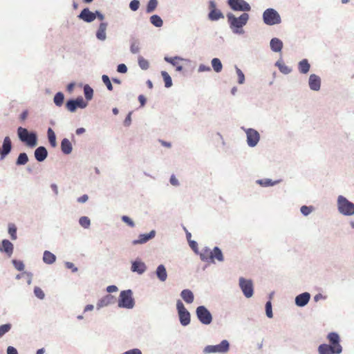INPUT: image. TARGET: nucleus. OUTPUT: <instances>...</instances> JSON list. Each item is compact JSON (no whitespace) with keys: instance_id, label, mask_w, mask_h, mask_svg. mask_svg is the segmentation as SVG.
I'll list each match as a JSON object with an SVG mask.
<instances>
[{"instance_id":"63","label":"nucleus","mask_w":354,"mask_h":354,"mask_svg":"<svg viewBox=\"0 0 354 354\" xmlns=\"http://www.w3.org/2000/svg\"><path fill=\"white\" fill-rule=\"evenodd\" d=\"M106 290L108 292H116L118 290V288L117 286H109L107 288H106Z\"/></svg>"},{"instance_id":"2","label":"nucleus","mask_w":354,"mask_h":354,"mask_svg":"<svg viewBox=\"0 0 354 354\" xmlns=\"http://www.w3.org/2000/svg\"><path fill=\"white\" fill-rule=\"evenodd\" d=\"M249 18V15L246 12H243L239 17H236L231 12L227 14L230 28L232 32L236 35H243L244 33L243 28L248 23Z\"/></svg>"},{"instance_id":"13","label":"nucleus","mask_w":354,"mask_h":354,"mask_svg":"<svg viewBox=\"0 0 354 354\" xmlns=\"http://www.w3.org/2000/svg\"><path fill=\"white\" fill-rule=\"evenodd\" d=\"M310 299V294L308 292H305L296 296L295 303L298 307H304L308 304Z\"/></svg>"},{"instance_id":"27","label":"nucleus","mask_w":354,"mask_h":354,"mask_svg":"<svg viewBox=\"0 0 354 354\" xmlns=\"http://www.w3.org/2000/svg\"><path fill=\"white\" fill-rule=\"evenodd\" d=\"M156 274L158 279L162 281H165L167 279V274L166 269L163 265H160L157 268Z\"/></svg>"},{"instance_id":"55","label":"nucleus","mask_w":354,"mask_h":354,"mask_svg":"<svg viewBox=\"0 0 354 354\" xmlns=\"http://www.w3.org/2000/svg\"><path fill=\"white\" fill-rule=\"evenodd\" d=\"M140 2L138 0H133L129 4L131 10L136 11L139 8Z\"/></svg>"},{"instance_id":"14","label":"nucleus","mask_w":354,"mask_h":354,"mask_svg":"<svg viewBox=\"0 0 354 354\" xmlns=\"http://www.w3.org/2000/svg\"><path fill=\"white\" fill-rule=\"evenodd\" d=\"M308 86L312 91H319L321 87V78L315 74H311L308 79Z\"/></svg>"},{"instance_id":"22","label":"nucleus","mask_w":354,"mask_h":354,"mask_svg":"<svg viewBox=\"0 0 354 354\" xmlns=\"http://www.w3.org/2000/svg\"><path fill=\"white\" fill-rule=\"evenodd\" d=\"M154 236H155L154 231H151L148 234H140L139 236V239L138 240L133 241V243L134 245H136V244H141V243H146L149 239H152Z\"/></svg>"},{"instance_id":"40","label":"nucleus","mask_w":354,"mask_h":354,"mask_svg":"<svg viewBox=\"0 0 354 354\" xmlns=\"http://www.w3.org/2000/svg\"><path fill=\"white\" fill-rule=\"evenodd\" d=\"M84 93L85 97L87 100H91L92 99L93 95V90L90 86H88V85L84 86Z\"/></svg>"},{"instance_id":"7","label":"nucleus","mask_w":354,"mask_h":354,"mask_svg":"<svg viewBox=\"0 0 354 354\" xmlns=\"http://www.w3.org/2000/svg\"><path fill=\"white\" fill-rule=\"evenodd\" d=\"M202 260L207 262H214L215 259L221 261V251L218 247H215L214 250L205 248L201 253Z\"/></svg>"},{"instance_id":"47","label":"nucleus","mask_w":354,"mask_h":354,"mask_svg":"<svg viewBox=\"0 0 354 354\" xmlns=\"http://www.w3.org/2000/svg\"><path fill=\"white\" fill-rule=\"evenodd\" d=\"M313 209V208L312 206L303 205L301 207L300 211L304 216H306L312 212Z\"/></svg>"},{"instance_id":"12","label":"nucleus","mask_w":354,"mask_h":354,"mask_svg":"<svg viewBox=\"0 0 354 354\" xmlns=\"http://www.w3.org/2000/svg\"><path fill=\"white\" fill-rule=\"evenodd\" d=\"M196 315L202 324H209L211 323L212 319V315L205 306H198L196 308Z\"/></svg>"},{"instance_id":"8","label":"nucleus","mask_w":354,"mask_h":354,"mask_svg":"<svg viewBox=\"0 0 354 354\" xmlns=\"http://www.w3.org/2000/svg\"><path fill=\"white\" fill-rule=\"evenodd\" d=\"M239 286L246 298H251L254 295V284L252 279L243 277L239 279Z\"/></svg>"},{"instance_id":"21","label":"nucleus","mask_w":354,"mask_h":354,"mask_svg":"<svg viewBox=\"0 0 354 354\" xmlns=\"http://www.w3.org/2000/svg\"><path fill=\"white\" fill-rule=\"evenodd\" d=\"M108 26V24L106 22H102L96 32V37L101 41H104L106 38V30Z\"/></svg>"},{"instance_id":"1","label":"nucleus","mask_w":354,"mask_h":354,"mask_svg":"<svg viewBox=\"0 0 354 354\" xmlns=\"http://www.w3.org/2000/svg\"><path fill=\"white\" fill-rule=\"evenodd\" d=\"M329 344H322L318 346L319 354H341L342 346L340 344V337L336 332H330L326 337Z\"/></svg>"},{"instance_id":"45","label":"nucleus","mask_w":354,"mask_h":354,"mask_svg":"<svg viewBox=\"0 0 354 354\" xmlns=\"http://www.w3.org/2000/svg\"><path fill=\"white\" fill-rule=\"evenodd\" d=\"M236 72L238 76V83L240 84H243L245 82V75L242 72V71L237 66H235Z\"/></svg>"},{"instance_id":"26","label":"nucleus","mask_w":354,"mask_h":354,"mask_svg":"<svg viewBox=\"0 0 354 354\" xmlns=\"http://www.w3.org/2000/svg\"><path fill=\"white\" fill-rule=\"evenodd\" d=\"M61 149L64 153L69 154L72 151V145L68 139L64 138L61 143Z\"/></svg>"},{"instance_id":"56","label":"nucleus","mask_w":354,"mask_h":354,"mask_svg":"<svg viewBox=\"0 0 354 354\" xmlns=\"http://www.w3.org/2000/svg\"><path fill=\"white\" fill-rule=\"evenodd\" d=\"M122 221H124L125 223H127L129 226H130L131 227H134V225H135L133 221L127 216H122Z\"/></svg>"},{"instance_id":"60","label":"nucleus","mask_w":354,"mask_h":354,"mask_svg":"<svg viewBox=\"0 0 354 354\" xmlns=\"http://www.w3.org/2000/svg\"><path fill=\"white\" fill-rule=\"evenodd\" d=\"M123 354H142L141 351L138 348H134L124 352Z\"/></svg>"},{"instance_id":"42","label":"nucleus","mask_w":354,"mask_h":354,"mask_svg":"<svg viewBox=\"0 0 354 354\" xmlns=\"http://www.w3.org/2000/svg\"><path fill=\"white\" fill-rule=\"evenodd\" d=\"M79 223L84 228H88L91 225L90 219L87 216H82L79 220Z\"/></svg>"},{"instance_id":"4","label":"nucleus","mask_w":354,"mask_h":354,"mask_svg":"<svg viewBox=\"0 0 354 354\" xmlns=\"http://www.w3.org/2000/svg\"><path fill=\"white\" fill-rule=\"evenodd\" d=\"M263 21L268 26L281 24V18L279 12L274 8H267L262 15Z\"/></svg>"},{"instance_id":"16","label":"nucleus","mask_w":354,"mask_h":354,"mask_svg":"<svg viewBox=\"0 0 354 354\" xmlns=\"http://www.w3.org/2000/svg\"><path fill=\"white\" fill-rule=\"evenodd\" d=\"M12 142L8 136H6L3 142L2 150H0L1 159H3L11 151Z\"/></svg>"},{"instance_id":"29","label":"nucleus","mask_w":354,"mask_h":354,"mask_svg":"<svg viewBox=\"0 0 354 354\" xmlns=\"http://www.w3.org/2000/svg\"><path fill=\"white\" fill-rule=\"evenodd\" d=\"M56 260V257L54 254L49 251H45L44 252L43 261L47 264H52Z\"/></svg>"},{"instance_id":"25","label":"nucleus","mask_w":354,"mask_h":354,"mask_svg":"<svg viewBox=\"0 0 354 354\" xmlns=\"http://www.w3.org/2000/svg\"><path fill=\"white\" fill-rule=\"evenodd\" d=\"M131 270L139 274L143 273L146 270V266L143 262L136 261L132 263Z\"/></svg>"},{"instance_id":"39","label":"nucleus","mask_w":354,"mask_h":354,"mask_svg":"<svg viewBox=\"0 0 354 354\" xmlns=\"http://www.w3.org/2000/svg\"><path fill=\"white\" fill-rule=\"evenodd\" d=\"M8 233L12 240L17 239V227L15 224L10 223L8 225Z\"/></svg>"},{"instance_id":"32","label":"nucleus","mask_w":354,"mask_h":354,"mask_svg":"<svg viewBox=\"0 0 354 354\" xmlns=\"http://www.w3.org/2000/svg\"><path fill=\"white\" fill-rule=\"evenodd\" d=\"M275 66L278 67L279 70L281 73L285 75L289 74L292 70L291 68L285 65L281 61L279 60L275 63Z\"/></svg>"},{"instance_id":"38","label":"nucleus","mask_w":354,"mask_h":354,"mask_svg":"<svg viewBox=\"0 0 354 354\" xmlns=\"http://www.w3.org/2000/svg\"><path fill=\"white\" fill-rule=\"evenodd\" d=\"M161 75L165 82V86L169 88L172 85V80L170 75L166 71H162Z\"/></svg>"},{"instance_id":"20","label":"nucleus","mask_w":354,"mask_h":354,"mask_svg":"<svg viewBox=\"0 0 354 354\" xmlns=\"http://www.w3.org/2000/svg\"><path fill=\"white\" fill-rule=\"evenodd\" d=\"M48 156V151L44 147H39L35 151V157L39 162L44 161Z\"/></svg>"},{"instance_id":"54","label":"nucleus","mask_w":354,"mask_h":354,"mask_svg":"<svg viewBox=\"0 0 354 354\" xmlns=\"http://www.w3.org/2000/svg\"><path fill=\"white\" fill-rule=\"evenodd\" d=\"M12 263H13L15 268L17 270H19V271L24 270V264L23 263L22 261H17V260H13L12 261Z\"/></svg>"},{"instance_id":"18","label":"nucleus","mask_w":354,"mask_h":354,"mask_svg":"<svg viewBox=\"0 0 354 354\" xmlns=\"http://www.w3.org/2000/svg\"><path fill=\"white\" fill-rule=\"evenodd\" d=\"M114 301L115 297L113 295H106L98 301L97 307V308H100L104 306H107L108 305L114 303Z\"/></svg>"},{"instance_id":"44","label":"nucleus","mask_w":354,"mask_h":354,"mask_svg":"<svg viewBox=\"0 0 354 354\" xmlns=\"http://www.w3.org/2000/svg\"><path fill=\"white\" fill-rule=\"evenodd\" d=\"M265 309H266V316L268 318H272L273 313H272V303L270 301H268L266 302Z\"/></svg>"},{"instance_id":"23","label":"nucleus","mask_w":354,"mask_h":354,"mask_svg":"<svg viewBox=\"0 0 354 354\" xmlns=\"http://www.w3.org/2000/svg\"><path fill=\"white\" fill-rule=\"evenodd\" d=\"M180 296L187 304H192L194 301V294L189 289L183 290L180 293Z\"/></svg>"},{"instance_id":"64","label":"nucleus","mask_w":354,"mask_h":354,"mask_svg":"<svg viewBox=\"0 0 354 354\" xmlns=\"http://www.w3.org/2000/svg\"><path fill=\"white\" fill-rule=\"evenodd\" d=\"M28 115V111L27 110L24 111L20 115V120L21 121H24Z\"/></svg>"},{"instance_id":"36","label":"nucleus","mask_w":354,"mask_h":354,"mask_svg":"<svg viewBox=\"0 0 354 354\" xmlns=\"http://www.w3.org/2000/svg\"><path fill=\"white\" fill-rule=\"evenodd\" d=\"M28 161V156L26 153H21L16 161V164L17 165H26Z\"/></svg>"},{"instance_id":"31","label":"nucleus","mask_w":354,"mask_h":354,"mask_svg":"<svg viewBox=\"0 0 354 354\" xmlns=\"http://www.w3.org/2000/svg\"><path fill=\"white\" fill-rule=\"evenodd\" d=\"M165 61L168 63L171 64L173 66L176 67V70L178 71H181L183 70V66L179 64V60L180 59L179 57H167L165 58Z\"/></svg>"},{"instance_id":"6","label":"nucleus","mask_w":354,"mask_h":354,"mask_svg":"<svg viewBox=\"0 0 354 354\" xmlns=\"http://www.w3.org/2000/svg\"><path fill=\"white\" fill-rule=\"evenodd\" d=\"M134 304L132 291L131 290H122L120 294L118 306L130 309L134 306Z\"/></svg>"},{"instance_id":"15","label":"nucleus","mask_w":354,"mask_h":354,"mask_svg":"<svg viewBox=\"0 0 354 354\" xmlns=\"http://www.w3.org/2000/svg\"><path fill=\"white\" fill-rule=\"evenodd\" d=\"M78 17L86 22H92L96 19V14L90 11L88 8H84Z\"/></svg>"},{"instance_id":"43","label":"nucleus","mask_w":354,"mask_h":354,"mask_svg":"<svg viewBox=\"0 0 354 354\" xmlns=\"http://www.w3.org/2000/svg\"><path fill=\"white\" fill-rule=\"evenodd\" d=\"M138 64L143 70H147L149 67V62L141 56L138 57Z\"/></svg>"},{"instance_id":"19","label":"nucleus","mask_w":354,"mask_h":354,"mask_svg":"<svg viewBox=\"0 0 354 354\" xmlns=\"http://www.w3.org/2000/svg\"><path fill=\"white\" fill-rule=\"evenodd\" d=\"M13 244L8 240L4 239L2 241V245L0 247V251L6 252L8 257H11L13 252Z\"/></svg>"},{"instance_id":"33","label":"nucleus","mask_w":354,"mask_h":354,"mask_svg":"<svg viewBox=\"0 0 354 354\" xmlns=\"http://www.w3.org/2000/svg\"><path fill=\"white\" fill-rule=\"evenodd\" d=\"M47 133H48V138L50 145L53 147H55L57 145V142H56V136H55V132L53 131V130L51 128H49L48 129Z\"/></svg>"},{"instance_id":"61","label":"nucleus","mask_w":354,"mask_h":354,"mask_svg":"<svg viewBox=\"0 0 354 354\" xmlns=\"http://www.w3.org/2000/svg\"><path fill=\"white\" fill-rule=\"evenodd\" d=\"M88 199V196L86 194H84L83 196L79 197L77 198V201L81 203H84L86 202Z\"/></svg>"},{"instance_id":"50","label":"nucleus","mask_w":354,"mask_h":354,"mask_svg":"<svg viewBox=\"0 0 354 354\" xmlns=\"http://www.w3.org/2000/svg\"><path fill=\"white\" fill-rule=\"evenodd\" d=\"M66 106L71 112H74L77 108L73 100H68L66 104Z\"/></svg>"},{"instance_id":"58","label":"nucleus","mask_w":354,"mask_h":354,"mask_svg":"<svg viewBox=\"0 0 354 354\" xmlns=\"http://www.w3.org/2000/svg\"><path fill=\"white\" fill-rule=\"evenodd\" d=\"M230 348V344L228 341L225 339H223V353H226L228 351Z\"/></svg>"},{"instance_id":"59","label":"nucleus","mask_w":354,"mask_h":354,"mask_svg":"<svg viewBox=\"0 0 354 354\" xmlns=\"http://www.w3.org/2000/svg\"><path fill=\"white\" fill-rule=\"evenodd\" d=\"M7 354H18V352L13 346H8L7 348Z\"/></svg>"},{"instance_id":"53","label":"nucleus","mask_w":354,"mask_h":354,"mask_svg":"<svg viewBox=\"0 0 354 354\" xmlns=\"http://www.w3.org/2000/svg\"><path fill=\"white\" fill-rule=\"evenodd\" d=\"M34 293H35V296L37 297H38L39 299H43L44 298V296H45L44 292L39 287H35V288Z\"/></svg>"},{"instance_id":"48","label":"nucleus","mask_w":354,"mask_h":354,"mask_svg":"<svg viewBox=\"0 0 354 354\" xmlns=\"http://www.w3.org/2000/svg\"><path fill=\"white\" fill-rule=\"evenodd\" d=\"M11 328L10 324H6L0 326V337H1L4 334L8 333Z\"/></svg>"},{"instance_id":"11","label":"nucleus","mask_w":354,"mask_h":354,"mask_svg":"<svg viewBox=\"0 0 354 354\" xmlns=\"http://www.w3.org/2000/svg\"><path fill=\"white\" fill-rule=\"evenodd\" d=\"M176 308L179 315L180 324L183 326H187L190 323V314L185 308L184 304L180 300H178Z\"/></svg>"},{"instance_id":"24","label":"nucleus","mask_w":354,"mask_h":354,"mask_svg":"<svg viewBox=\"0 0 354 354\" xmlns=\"http://www.w3.org/2000/svg\"><path fill=\"white\" fill-rule=\"evenodd\" d=\"M310 65L306 59H304L298 63V70L301 74H306L309 72Z\"/></svg>"},{"instance_id":"37","label":"nucleus","mask_w":354,"mask_h":354,"mask_svg":"<svg viewBox=\"0 0 354 354\" xmlns=\"http://www.w3.org/2000/svg\"><path fill=\"white\" fill-rule=\"evenodd\" d=\"M64 94L61 92H58L55 94L54 97V103L58 106H61L64 102Z\"/></svg>"},{"instance_id":"57","label":"nucleus","mask_w":354,"mask_h":354,"mask_svg":"<svg viewBox=\"0 0 354 354\" xmlns=\"http://www.w3.org/2000/svg\"><path fill=\"white\" fill-rule=\"evenodd\" d=\"M118 72L121 73H125L127 71V67L124 64H120L118 66Z\"/></svg>"},{"instance_id":"51","label":"nucleus","mask_w":354,"mask_h":354,"mask_svg":"<svg viewBox=\"0 0 354 354\" xmlns=\"http://www.w3.org/2000/svg\"><path fill=\"white\" fill-rule=\"evenodd\" d=\"M131 52L133 54L138 53L140 50L139 43L137 41H133L131 42L130 47Z\"/></svg>"},{"instance_id":"10","label":"nucleus","mask_w":354,"mask_h":354,"mask_svg":"<svg viewBox=\"0 0 354 354\" xmlns=\"http://www.w3.org/2000/svg\"><path fill=\"white\" fill-rule=\"evenodd\" d=\"M227 3L234 11L248 12L251 6L245 0H227Z\"/></svg>"},{"instance_id":"46","label":"nucleus","mask_w":354,"mask_h":354,"mask_svg":"<svg viewBox=\"0 0 354 354\" xmlns=\"http://www.w3.org/2000/svg\"><path fill=\"white\" fill-rule=\"evenodd\" d=\"M212 64L215 71L219 72L221 70V62L218 58H214Z\"/></svg>"},{"instance_id":"28","label":"nucleus","mask_w":354,"mask_h":354,"mask_svg":"<svg viewBox=\"0 0 354 354\" xmlns=\"http://www.w3.org/2000/svg\"><path fill=\"white\" fill-rule=\"evenodd\" d=\"M280 180L272 181L270 178L259 179L256 181L258 185L262 187H270L274 186L279 183Z\"/></svg>"},{"instance_id":"30","label":"nucleus","mask_w":354,"mask_h":354,"mask_svg":"<svg viewBox=\"0 0 354 354\" xmlns=\"http://www.w3.org/2000/svg\"><path fill=\"white\" fill-rule=\"evenodd\" d=\"M204 353L208 354L212 353H220L221 352V344L217 345H209L207 346L204 350Z\"/></svg>"},{"instance_id":"62","label":"nucleus","mask_w":354,"mask_h":354,"mask_svg":"<svg viewBox=\"0 0 354 354\" xmlns=\"http://www.w3.org/2000/svg\"><path fill=\"white\" fill-rule=\"evenodd\" d=\"M210 67L209 66H206L203 64H201L199 66V68H198V71L199 72H204V71H210Z\"/></svg>"},{"instance_id":"34","label":"nucleus","mask_w":354,"mask_h":354,"mask_svg":"<svg viewBox=\"0 0 354 354\" xmlns=\"http://www.w3.org/2000/svg\"><path fill=\"white\" fill-rule=\"evenodd\" d=\"M210 7L212 8L211 12L209 14V17L212 20H217L221 17V13L215 10V5L213 2H210Z\"/></svg>"},{"instance_id":"41","label":"nucleus","mask_w":354,"mask_h":354,"mask_svg":"<svg viewBox=\"0 0 354 354\" xmlns=\"http://www.w3.org/2000/svg\"><path fill=\"white\" fill-rule=\"evenodd\" d=\"M157 0H149L147 6V12H152L157 7Z\"/></svg>"},{"instance_id":"35","label":"nucleus","mask_w":354,"mask_h":354,"mask_svg":"<svg viewBox=\"0 0 354 354\" xmlns=\"http://www.w3.org/2000/svg\"><path fill=\"white\" fill-rule=\"evenodd\" d=\"M150 22L156 27H161L163 24L162 19L156 15H153L150 17Z\"/></svg>"},{"instance_id":"17","label":"nucleus","mask_w":354,"mask_h":354,"mask_svg":"<svg viewBox=\"0 0 354 354\" xmlns=\"http://www.w3.org/2000/svg\"><path fill=\"white\" fill-rule=\"evenodd\" d=\"M270 46L273 52L279 53L281 52L283 48V42L279 38L274 37L271 39L270 41Z\"/></svg>"},{"instance_id":"52","label":"nucleus","mask_w":354,"mask_h":354,"mask_svg":"<svg viewBox=\"0 0 354 354\" xmlns=\"http://www.w3.org/2000/svg\"><path fill=\"white\" fill-rule=\"evenodd\" d=\"M76 106L79 108H85L87 106V102H86L82 97L77 98L74 100Z\"/></svg>"},{"instance_id":"9","label":"nucleus","mask_w":354,"mask_h":354,"mask_svg":"<svg viewBox=\"0 0 354 354\" xmlns=\"http://www.w3.org/2000/svg\"><path fill=\"white\" fill-rule=\"evenodd\" d=\"M241 129L246 134V141L248 145L250 147H256L260 140L259 133L252 128H245L244 127H241Z\"/></svg>"},{"instance_id":"49","label":"nucleus","mask_w":354,"mask_h":354,"mask_svg":"<svg viewBox=\"0 0 354 354\" xmlns=\"http://www.w3.org/2000/svg\"><path fill=\"white\" fill-rule=\"evenodd\" d=\"M102 80L104 84L106 86L107 88L109 91H112L113 90V86H112V84H111V82L110 81L109 77L106 75H103L102 77Z\"/></svg>"},{"instance_id":"3","label":"nucleus","mask_w":354,"mask_h":354,"mask_svg":"<svg viewBox=\"0 0 354 354\" xmlns=\"http://www.w3.org/2000/svg\"><path fill=\"white\" fill-rule=\"evenodd\" d=\"M337 207L338 212L344 216L354 215V203L344 196L339 195L337 197Z\"/></svg>"},{"instance_id":"5","label":"nucleus","mask_w":354,"mask_h":354,"mask_svg":"<svg viewBox=\"0 0 354 354\" xmlns=\"http://www.w3.org/2000/svg\"><path fill=\"white\" fill-rule=\"evenodd\" d=\"M17 133L19 139L29 147L37 145V136L35 133H29L26 129L20 127L17 129Z\"/></svg>"}]
</instances>
